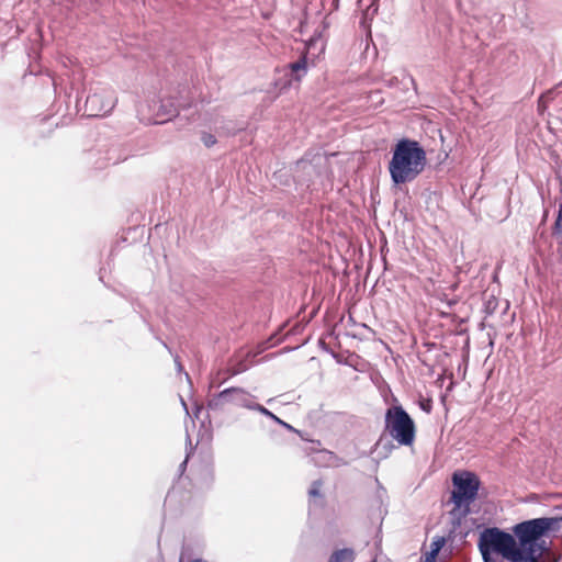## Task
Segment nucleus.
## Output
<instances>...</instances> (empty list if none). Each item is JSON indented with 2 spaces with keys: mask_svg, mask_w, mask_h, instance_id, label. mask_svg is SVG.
Returning a JSON list of instances; mask_svg holds the SVG:
<instances>
[{
  "mask_svg": "<svg viewBox=\"0 0 562 562\" xmlns=\"http://www.w3.org/2000/svg\"><path fill=\"white\" fill-rule=\"evenodd\" d=\"M480 552L482 554V558H483L484 562H498V560L493 557L494 553L486 552L485 550H480Z\"/></svg>",
  "mask_w": 562,
  "mask_h": 562,
  "instance_id": "4468645a",
  "label": "nucleus"
},
{
  "mask_svg": "<svg viewBox=\"0 0 562 562\" xmlns=\"http://www.w3.org/2000/svg\"><path fill=\"white\" fill-rule=\"evenodd\" d=\"M296 168H301L303 170H311L313 169V166L310 161H307L306 159H300L299 161H296Z\"/></svg>",
  "mask_w": 562,
  "mask_h": 562,
  "instance_id": "2eb2a0df",
  "label": "nucleus"
},
{
  "mask_svg": "<svg viewBox=\"0 0 562 562\" xmlns=\"http://www.w3.org/2000/svg\"><path fill=\"white\" fill-rule=\"evenodd\" d=\"M373 562H375V561H373Z\"/></svg>",
  "mask_w": 562,
  "mask_h": 562,
  "instance_id": "412c9836",
  "label": "nucleus"
},
{
  "mask_svg": "<svg viewBox=\"0 0 562 562\" xmlns=\"http://www.w3.org/2000/svg\"><path fill=\"white\" fill-rule=\"evenodd\" d=\"M181 403H182L184 409L188 412L187 404H186V402L182 398H181Z\"/></svg>",
  "mask_w": 562,
  "mask_h": 562,
  "instance_id": "6ab92c4d",
  "label": "nucleus"
},
{
  "mask_svg": "<svg viewBox=\"0 0 562 562\" xmlns=\"http://www.w3.org/2000/svg\"><path fill=\"white\" fill-rule=\"evenodd\" d=\"M385 428L400 445L411 446L414 442L415 423L401 405H394L386 409Z\"/></svg>",
  "mask_w": 562,
  "mask_h": 562,
  "instance_id": "20e7f679",
  "label": "nucleus"
},
{
  "mask_svg": "<svg viewBox=\"0 0 562 562\" xmlns=\"http://www.w3.org/2000/svg\"><path fill=\"white\" fill-rule=\"evenodd\" d=\"M202 142L206 147H211L216 143V138L212 134L204 133L202 136Z\"/></svg>",
  "mask_w": 562,
  "mask_h": 562,
  "instance_id": "f8f14e48",
  "label": "nucleus"
},
{
  "mask_svg": "<svg viewBox=\"0 0 562 562\" xmlns=\"http://www.w3.org/2000/svg\"><path fill=\"white\" fill-rule=\"evenodd\" d=\"M562 518L540 517L517 524L514 535L497 527H490L480 533L479 550L502 555L509 562H536L541 549V538L559 527Z\"/></svg>",
  "mask_w": 562,
  "mask_h": 562,
  "instance_id": "f257e3e1",
  "label": "nucleus"
},
{
  "mask_svg": "<svg viewBox=\"0 0 562 562\" xmlns=\"http://www.w3.org/2000/svg\"><path fill=\"white\" fill-rule=\"evenodd\" d=\"M191 562H207V561L202 560V559H196V560H193V561H191Z\"/></svg>",
  "mask_w": 562,
  "mask_h": 562,
  "instance_id": "aec40b11",
  "label": "nucleus"
},
{
  "mask_svg": "<svg viewBox=\"0 0 562 562\" xmlns=\"http://www.w3.org/2000/svg\"><path fill=\"white\" fill-rule=\"evenodd\" d=\"M452 485L451 502L454 508L451 514L461 512V516L465 517L470 514V505L476 499L481 486L480 479L469 471L454 472Z\"/></svg>",
  "mask_w": 562,
  "mask_h": 562,
  "instance_id": "7ed1b4c3",
  "label": "nucleus"
},
{
  "mask_svg": "<svg viewBox=\"0 0 562 562\" xmlns=\"http://www.w3.org/2000/svg\"><path fill=\"white\" fill-rule=\"evenodd\" d=\"M248 368H249V364L247 362V359H244V360H239L236 363L232 364L228 368V372H229L231 376H234V375H237V374H240V373L247 371Z\"/></svg>",
  "mask_w": 562,
  "mask_h": 562,
  "instance_id": "9d476101",
  "label": "nucleus"
},
{
  "mask_svg": "<svg viewBox=\"0 0 562 562\" xmlns=\"http://www.w3.org/2000/svg\"><path fill=\"white\" fill-rule=\"evenodd\" d=\"M551 93H552V91H548L547 93L542 94L539 100V105H541L542 102L544 101V99H548L551 95Z\"/></svg>",
  "mask_w": 562,
  "mask_h": 562,
  "instance_id": "dca6fc26",
  "label": "nucleus"
},
{
  "mask_svg": "<svg viewBox=\"0 0 562 562\" xmlns=\"http://www.w3.org/2000/svg\"><path fill=\"white\" fill-rule=\"evenodd\" d=\"M115 99L110 91H95L87 97L86 112L88 116H103L112 111Z\"/></svg>",
  "mask_w": 562,
  "mask_h": 562,
  "instance_id": "423d86ee",
  "label": "nucleus"
},
{
  "mask_svg": "<svg viewBox=\"0 0 562 562\" xmlns=\"http://www.w3.org/2000/svg\"><path fill=\"white\" fill-rule=\"evenodd\" d=\"M307 72V57L306 55H303L300 57L299 60L291 63L288 66V69L285 70V77H288L286 82L283 85L290 86L293 81L300 82L301 79L306 75Z\"/></svg>",
  "mask_w": 562,
  "mask_h": 562,
  "instance_id": "0eeeda50",
  "label": "nucleus"
},
{
  "mask_svg": "<svg viewBox=\"0 0 562 562\" xmlns=\"http://www.w3.org/2000/svg\"><path fill=\"white\" fill-rule=\"evenodd\" d=\"M542 549H543V548L541 547V549L536 553V562H538V554H540V553H541Z\"/></svg>",
  "mask_w": 562,
  "mask_h": 562,
  "instance_id": "a211bd4d",
  "label": "nucleus"
},
{
  "mask_svg": "<svg viewBox=\"0 0 562 562\" xmlns=\"http://www.w3.org/2000/svg\"><path fill=\"white\" fill-rule=\"evenodd\" d=\"M427 165L423 146L414 139L402 138L392 148L389 162L391 180L395 186L414 181Z\"/></svg>",
  "mask_w": 562,
  "mask_h": 562,
  "instance_id": "f03ea898",
  "label": "nucleus"
},
{
  "mask_svg": "<svg viewBox=\"0 0 562 562\" xmlns=\"http://www.w3.org/2000/svg\"><path fill=\"white\" fill-rule=\"evenodd\" d=\"M442 543H443V539H441V540H439V541H436V542H434V548L439 547V549H440V548H441V546H442Z\"/></svg>",
  "mask_w": 562,
  "mask_h": 562,
  "instance_id": "f3484780",
  "label": "nucleus"
},
{
  "mask_svg": "<svg viewBox=\"0 0 562 562\" xmlns=\"http://www.w3.org/2000/svg\"><path fill=\"white\" fill-rule=\"evenodd\" d=\"M255 411L267 416L268 418L272 419L273 422H276L277 424L283 426L285 429L290 430V431H297L295 428H293L290 424L283 422L282 419H280L277 415H274L272 412H270L268 408H266L263 405L261 404H258L256 407H255Z\"/></svg>",
  "mask_w": 562,
  "mask_h": 562,
  "instance_id": "1a4fd4ad",
  "label": "nucleus"
},
{
  "mask_svg": "<svg viewBox=\"0 0 562 562\" xmlns=\"http://www.w3.org/2000/svg\"><path fill=\"white\" fill-rule=\"evenodd\" d=\"M356 551L352 548L336 549L331 552L327 562H355Z\"/></svg>",
  "mask_w": 562,
  "mask_h": 562,
  "instance_id": "6e6552de",
  "label": "nucleus"
},
{
  "mask_svg": "<svg viewBox=\"0 0 562 562\" xmlns=\"http://www.w3.org/2000/svg\"><path fill=\"white\" fill-rule=\"evenodd\" d=\"M232 404L255 411L258 403L254 402V396L241 387H227L212 396L207 402L211 411H223L225 405Z\"/></svg>",
  "mask_w": 562,
  "mask_h": 562,
  "instance_id": "39448f33",
  "label": "nucleus"
},
{
  "mask_svg": "<svg viewBox=\"0 0 562 562\" xmlns=\"http://www.w3.org/2000/svg\"><path fill=\"white\" fill-rule=\"evenodd\" d=\"M321 488H322V482L318 480L314 481L308 490V495L311 497H321L322 496Z\"/></svg>",
  "mask_w": 562,
  "mask_h": 562,
  "instance_id": "9b49d317",
  "label": "nucleus"
},
{
  "mask_svg": "<svg viewBox=\"0 0 562 562\" xmlns=\"http://www.w3.org/2000/svg\"><path fill=\"white\" fill-rule=\"evenodd\" d=\"M439 552V547L432 548L430 552L426 553L424 562H435Z\"/></svg>",
  "mask_w": 562,
  "mask_h": 562,
  "instance_id": "ddd939ff",
  "label": "nucleus"
}]
</instances>
